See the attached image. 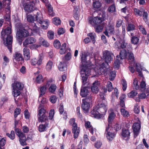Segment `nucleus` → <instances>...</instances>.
Segmentation results:
<instances>
[{"instance_id":"1","label":"nucleus","mask_w":149,"mask_h":149,"mask_svg":"<svg viewBox=\"0 0 149 149\" xmlns=\"http://www.w3.org/2000/svg\"><path fill=\"white\" fill-rule=\"evenodd\" d=\"M11 26L7 27L1 31V36L4 40V44L9 50L10 52H12V44L13 37L10 35L11 33Z\"/></svg>"},{"instance_id":"2","label":"nucleus","mask_w":149,"mask_h":149,"mask_svg":"<svg viewBox=\"0 0 149 149\" xmlns=\"http://www.w3.org/2000/svg\"><path fill=\"white\" fill-rule=\"evenodd\" d=\"M99 101L98 104L96 106V108L102 113L106 112L107 110V103L104 99V94L100 93L99 95Z\"/></svg>"},{"instance_id":"3","label":"nucleus","mask_w":149,"mask_h":149,"mask_svg":"<svg viewBox=\"0 0 149 149\" xmlns=\"http://www.w3.org/2000/svg\"><path fill=\"white\" fill-rule=\"evenodd\" d=\"M90 69L86 66L83 67L80 71L83 86H88V83L87 81L88 77L90 74Z\"/></svg>"},{"instance_id":"4","label":"nucleus","mask_w":149,"mask_h":149,"mask_svg":"<svg viewBox=\"0 0 149 149\" xmlns=\"http://www.w3.org/2000/svg\"><path fill=\"white\" fill-rule=\"evenodd\" d=\"M29 31H28L24 28L20 29L17 31L16 36L17 40L20 45L22 44V38L23 37H26L29 35Z\"/></svg>"},{"instance_id":"5","label":"nucleus","mask_w":149,"mask_h":149,"mask_svg":"<svg viewBox=\"0 0 149 149\" xmlns=\"http://www.w3.org/2000/svg\"><path fill=\"white\" fill-rule=\"evenodd\" d=\"M36 0H29L24 4V10L29 13H31L35 10H37V8L35 6Z\"/></svg>"},{"instance_id":"6","label":"nucleus","mask_w":149,"mask_h":149,"mask_svg":"<svg viewBox=\"0 0 149 149\" xmlns=\"http://www.w3.org/2000/svg\"><path fill=\"white\" fill-rule=\"evenodd\" d=\"M69 122L70 124L72 125V132L74 134V138L76 139L79 136L80 130L78 128L77 124L75 123V119L74 118H71Z\"/></svg>"},{"instance_id":"7","label":"nucleus","mask_w":149,"mask_h":149,"mask_svg":"<svg viewBox=\"0 0 149 149\" xmlns=\"http://www.w3.org/2000/svg\"><path fill=\"white\" fill-rule=\"evenodd\" d=\"M110 127L108 125L107 127L106 128L105 134L108 140L111 141L115 138L116 132L114 131L112 128H110Z\"/></svg>"},{"instance_id":"8","label":"nucleus","mask_w":149,"mask_h":149,"mask_svg":"<svg viewBox=\"0 0 149 149\" xmlns=\"http://www.w3.org/2000/svg\"><path fill=\"white\" fill-rule=\"evenodd\" d=\"M115 47L119 50L120 48L124 49V48H128V51H130L132 49L131 45L130 44H128L125 41H123L121 43L119 42H117L115 43Z\"/></svg>"},{"instance_id":"9","label":"nucleus","mask_w":149,"mask_h":149,"mask_svg":"<svg viewBox=\"0 0 149 149\" xmlns=\"http://www.w3.org/2000/svg\"><path fill=\"white\" fill-rule=\"evenodd\" d=\"M15 132L16 134L19 137V141L21 145L23 146L26 145V139L24 134L18 128L15 129Z\"/></svg>"},{"instance_id":"10","label":"nucleus","mask_w":149,"mask_h":149,"mask_svg":"<svg viewBox=\"0 0 149 149\" xmlns=\"http://www.w3.org/2000/svg\"><path fill=\"white\" fill-rule=\"evenodd\" d=\"M36 21L37 23L40 24H45V25H42V27L44 29H47L49 24L48 21H44L42 14L40 12H38L36 16Z\"/></svg>"},{"instance_id":"11","label":"nucleus","mask_w":149,"mask_h":149,"mask_svg":"<svg viewBox=\"0 0 149 149\" xmlns=\"http://www.w3.org/2000/svg\"><path fill=\"white\" fill-rule=\"evenodd\" d=\"M91 100V97H86L82 100L81 107L84 112H87L90 107V102Z\"/></svg>"},{"instance_id":"12","label":"nucleus","mask_w":149,"mask_h":149,"mask_svg":"<svg viewBox=\"0 0 149 149\" xmlns=\"http://www.w3.org/2000/svg\"><path fill=\"white\" fill-rule=\"evenodd\" d=\"M38 116V121L40 122H42L48 120L46 114V110L44 108H42L39 110Z\"/></svg>"},{"instance_id":"13","label":"nucleus","mask_w":149,"mask_h":149,"mask_svg":"<svg viewBox=\"0 0 149 149\" xmlns=\"http://www.w3.org/2000/svg\"><path fill=\"white\" fill-rule=\"evenodd\" d=\"M104 18L102 16H97L92 18L91 17H90L88 19L89 23L93 26L95 25L100 24L102 22Z\"/></svg>"},{"instance_id":"14","label":"nucleus","mask_w":149,"mask_h":149,"mask_svg":"<svg viewBox=\"0 0 149 149\" xmlns=\"http://www.w3.org/2000/svg\"><path fill=\"white\" fill-rule=\"evenodd\" d=\"M113 54L111 52L106 50L103 52V58L106 63H108L112 61Z\"/></svg>"},{"instance_id":"15","label":"nucleus","mask_w":149,"mask_h":149,"mask_svg":"<svg viewBox=\"0 0 149 149\" xmlns=\"http://www.w3.org/2000/svg\"><path fill=\"white\" fill-rule=\"evenodd\" d=\"M28 28L29 31L31 32L32 34H38L40 36V29L35 23H30Z\"/></svg>"},{"instance_id":"16","label":"nucleus","mask_w":149,"mask_h":149,"mask_svg":"<svg viewBox=\"0 0 149 149\" xmlns=\"http://www.w3.org/2000/svg\"><path fill=\"white\" fill-rule=\"evenodd\" d=\"M44 58L42 54H40L38 56V59L35 58H33L31 60V63L32 65H40L42 63V61Z\"/></svg>"},{"instance_id":"17","label":"nucleus","mask_w":149,"mask_h":149,"mask_svg":"<svg viewBox=\"0 0 149 149\" xmlns=\"http://www.w3.org/2000/svg\"><path fill=\"white\" fill-rule=\"evenodd\" d=\"M141 128V123L139 122L134 123L132 126L134 137H136L139 134Z\"/></svg>"},{"instance_id":"18","label":"nucleus","mask_w":149,"mask_h":149,"mask_svg":"<svg viewBox=\"0 0 149 149\" xmlns=\"http://www.w3.org/2000/svg\"><path fill=\"white\" fill-rule=\"evenodd\" d=\"M114 33V26L111 25L108 26L106 29L105 31L104 32V33L105 35L108 37H109L110 35L113 34Z\"/></svg>"},{"instance_id":"19","label":"nucleus","mask_w":149,"mask_h":149,"mask_svg":"<svg viewBox=\"0 0 149 149\" xmlns=\"http://www.w3.org/2000/svg\"><path fill=\"white\" fill-rule=\"evenodd\" d=\"M100 111L96 108V106L94 109L91 111V115L92 117L97 119H100L102 117V115L99 113Z\"/></svg>"},{"instance_id":"20","label":"nucleus","mask_w":149,"mask_h":149,"mask_svg":"<svg viewBox=\"0 0 149 149\" xmlns=\"http://www.w3.org/2000/svg\"><path fill=\"white\" fill-rule=\"evenodd\" d=\"M109 115L108 119L109 123L108 125L110 126L111 124H112L113 121L116 115L113 112V110L112 109H110L109 111Z\"/></svg>"},{"instance_id":"21","label":"nucleus","mask_w":149,"mask_h":149,"mask_svg":"<svg viewBox=\"0 0 149 149\" xmlns=\"http://www.w3.org/2000/svg\"><path fill=\"white\" fill-rule=\"evenodd\" d=\"M100 82L98 81H95L91 87L92 91L95 93H97L99 91L98 87L100 86Z\"/></svg>"},{"instance_id":"22","label":"nucleus","mask_w":149,"mask_h":149,"mask_svg":"<svg viewBox=\"0 0 149 149\" xmlns=\"http://www.w3.org/2000/svg\"><path fill=\"white\" fill-rule=\"evenodd\" d=\"M36 41V39L33 37H29L26 39L23 42V45L25 47H27L29 44L34 43Z\"/></svg>"},{"instance_id":"23","label":"nucleus","mask_w":149,"mask_h":149,"mask_svg":"<svg viewBox=\"0 0 149 149\" xmlns=\"http://www.w3.org/2000/svg\"><path fill=\"white\" fill-rule=\"evenodd\" d=\"M24 84L20 82L16 81L12 84V87H15L16 89L19 90H22L24 87Z\"/></svg>"},{"instance_id":"24","label":"nucleus","mask_w":149,"mask_h":149,"mask_svg":"<svg viewBox=\"0 0 149 149\" xmlns=\"http://www.w3.org/2000/svg\"><path fill=\"white\" fill-rule=\"evenodd\" d=\"M87 86H82L80 92V95L83 97H85L88 95V92L86 87Z\"/></svg>"},{"instance_id":"25","label":"nucleus","mask_w":149,"mask_h":149,"mask_svg":"<svg viewBox=\"0 0 149 149\" xmlns=\"http://www.w3.org/2000/svg\"><path fill=\"white\" fill-rule=\"evenodd\" d=\"M23 54L24 58L26 60L30 59V52L29 49L27 47H25L23 49Z\"/></svg>"},{"instance_id":"26","label":"nucleus","mask_w":149,"mask_h":149,"mask_svg":"<svg viewBox=\"0 0 149 149\" xmlns=\"http://www.w3.org/2000/svg\"><path fill=\"white\" fill-rule=\"evenodd\" d=\"M49 123L48 122H46L45 124H40L38 127V130L40 132H42L45 131L49 127Z\"/></svg>"},{"instance_id":"27","label":"nucleus","mask_w":149,"mask_h":149,"mask_svg":"<svg viewBox=\"0 0 149 149\" xmlns=\"http://www.w3.org/2000/svg\"><path fill=\"white\" fill-rule=\"evenodd\" d=\"M74 9L73 11V16L74 18L76 20H78L79 19V6H74Z\"/></svg>"},{"instance_id":"28","label":"nucleus","mask_w":149,"mask_h":149,"mask_svg":"<svg viewBox=\"0 0 149 149\" xmlns=\"http://www.w3.org/2000/svg\"><path fill=\"white\" fill-rule=\"evenodd\" d=\"M130 133L128 129H123L122 130L121 135L124 138L128 139L130 136Z\"/></svg>"},{"instance_id":"29","label":"nucleus","mask_w":149,"mask_h":149,"mask_svg":"<svg viewBox=\"0 0 149 149\" xmlns=\"http://www.w3.org/2000/svg\"><path fill=\"white\" fill-rule=\"evenodd\" d=\"M40 43L43 46L47 47L49 46V44L46 40L42 37L40 38L39 39Z\"/></svg>"},{"instance_id":"30","label":"nucleus","mask_w":149,"mask_h":149,"mask_svg":"<svg viewBox=\"0 0 149 149\" xmlns=\"http://www.w3.org/2000/svg\"><path fill=\"white\" fill-rule=\"evenodd\" d=\"M13 56L15 59L17 61H21L23 59L22 55L18 52H15Z\"/></svg>"},{"instance_id":"31","label":"nucleus","mask_w":149,"mask_h":149,"mask_svg":"<svg viewBox=\"0 0 149 149\" xmlns=\"http://www.w3.org/2000/svg\"><path fill=\"white\" fill-rule=\"evenodd\" d=\"M127 52L124 49L121 50L120 53L119 58H120V59L125 58L126 57Z\"/></svg>"},{"instance_id":"32","label":"nucleus","mask_w":149,"mask_h":149,"mask_svg":"<svg viewBox=\"0 0 149 149\" xmlns=\"http://www.w3.org/2000/svg\"><path fill=\"white\" fill-rule=\"evenodd\" d=\"M60 47H61L59 51L60 54H65L66 51V44L65 43H64Z\"/></svg>"},{"instance_id":"33","label":"nucleus","mask_w":149,"mask_h":149,"mask_svg":"<svg viewBox=\"0 0 149 149\" xmlns=\"http://www.w3.org/2000/svg\"><path fill=\"white\" fill-rule=\"evenodd\" d=\"M58 68L59 70L61 71H63L67 69V66L65 63L61 62L58 65Z\"/></svg>"},{"instance_id":"34","label":"nucleus","mask_w":149,"mask_h":149,"mask_svg":"<svg viewBox=\"0 0 149 149\" xmlns=\"http://www.w3.org/2000/svg\"><path fill=\"white\" fill-rule=\"evenodd\" d=\"M35 17L31 15H29L27 16L26 18L27 21L30 23H34L33 22L36 21V16L35 15Z\"/></svg>"},{"instance_id":"35","label":"nucleus","mask_w":149,"mask_h":149,"mask_svg":"<svg viewBox=\"0 0 149 149\" xmlns=\"http://www.w3.org/2000/svg\"><path fill=\"white\" fill-rule=\"evenodd\" d=\"M12 88H13L12 94L15 97H17L20 94L21 92L19 90L16 89L15 87Z\"/></svg>"},{"instance_id":"36","label":"nucleus","mask_w":149,"mask_h":149,"mask_svg":"<svg viewBox=\"0 0 149 149\" xmlns=\"http://www.w3.org/2000/svg\"><path fill=\"white\" fill-rule=\"evenodd\" d=\"M47 8H48L49 14L52 16L54 15V14L53 12V8L50 4L47 3L46 4Z\"/></svg>"},{"instance_id":"37","label":"nucleus","mask_w":149,"mask_h":149,"mask_svg":"<svg viewBox=\"0 0 149 149\" xmlns=\"http://www.w3.org/2000/svg\"><path fill=\"white\" fill-rule=\"evenodd\" d=\"M120 60L118 56H116V59L114 62L113 67L115 69H118L120 65Z\"/></svg>"},{"instance_id":"38","label":"nucleus","mask_w":149,"mask_h":149,"mask_svg":"<svg viewBox=\"0 0 149 149\" xmlns=\"http://www.w3.org/2000/svg\"><path fill=\"white\" fill-rule=\"evenodd\" d=\"M87 36L90 37L91 40H92L93 44H94L95 41L96 35L95 33H88Z\"/></svg>"},{"instance_id":"39","label":"nucleus","mask_w":149,"mask_h":149,"mask_svg":"<svg viewBox=\"0 0 149 149\" xmlns=\"http://www.w3.org/2000/svg\"><path fill=\"white\" fill-rule=\"evenodd\" d=\"M53 23L55 25L58 26L61 24V20L58 17H55L52 19Z\"/></svg>"},{"instance_id":"40","label":"nucleus","mask_w":149,"mask_h":149,"mask_svg":"<svg viewBox=\"0 0 149 149\" xmlns=\"http://www.w3.org/2000/svg\"><path fill=\"white\" fill-rule=\"evenodd\" d=\"M139 40V38L135 36L132 37L131 39V42L134 45H136L138 44Z\"/></svg>"},{"instance_id":"41","label":"nucleus","mask_w":149,"mask_h":149,"mask_svg":"<svg viewBox=\"0 0 149 149\" xmlns=\"http://www.w3.org/2000/svg\"><path fill=\"white\" fill-rule=\"evenodd\" d=\"M42 96L39 95L38 98V101L39 102H40L41 104L40 105L42 106V104H45L47 103V100L46 98H42Z\"/></svg>"},{"instance_id":"42","label":"nucleus","mask_w":149,"mask_h":149,"mask_svg":"<svg viewBox=\"0 0 149 149\" xmlns=\"http://www.w3.org/2000/svg\"><path fill=\"white\" fill-rule=\"evenodd\" d=\"M136 66V71L139 73V75L141 77L143 76V75L141 72V67L139 64H134L133 65V66Z\"/></svg>"},{"instance_id":"43","label":"nucleus","mask_w":149,"mask_h":149,"mask_svg":"<svg viewBox=\"0 0 149 149\" xmlns=\"http://www.w3.org/2000/svg\"><path fill=\"white\" fill-rule=\"evenodd\" d=\"M111 124L110 125V128H113V130H114V131L116 132V131L119 130L120 129V125L118 124H115V125H112Z\"/></svg>"},{"instance_id":"44","label":"nucleus","mask_w":149,"mask_h":149,"mask_svg":"<svg viewBox=\"0 0 149 149\" xmlns=\"http://www.w3.org/2000/svg\"><path fill=\"white\" fill-rule=\"evenodd\" d=\"M120 112L124 117H128L129 116V112L123 108L121 109Z\"/></svg>"},{"instance_id":"45","label":"nucleus","mask_w":149,"mask_h":149,"mask_svg":"<svg viewBox=\"0 0 149 149\" xmlns=\"http://www.w3.org/2000/svg\"><path fill=\"white\" fill-rule=\"evenodd\" d=\"M56 88V85L54 84H52L49 88V90L50 92L53 93L55 91Z\"/></svg>"},{"instance_id":"46","label":"nucleus","mask_w":149,"mask_h":149,"mask_svg":"<svg viewBox=\"0 0 149 149\" xmlns=\"http://www.w3.org/2000/svg\"><path fill=\"white\" fill-rule=\"evenodd\" d=\"M53 45L55 48L58 49H59L60 47L61 43L59 40L57 39H56L54 40Z\"/></svg>"},{"instance_id":"47","label":"nucleus","mask_w":149,"mask_h":149,"mask_svg":"<svg viewBox=\"0 0 149 149\" xmlns=\"http://www.w3.org/2000/svg\"><path fill=\"white\" fill-rule=\"evenodd\" d=\"M128 51L127 52V54L129 55V58L130 60L133 63H134V55L132 53L131 51Z\"/></svg>"},{"instance_id":"48","label":"nucleus","mask_w":149,"mask_h":149,"mask_svg":"<svg viewBox=\"0 0 149 149\" xmlns=\"http://www.w3.org/2000/svg\"><path fill=\"white\" fill-rule=\"evenodd\" d=\"M81 57V61L82 63H86L87 61L86 57L87 55L85 54V53H82L80 55Z\"/></svg>"},{"instance_id":"49","label":"nucleus","mask_w":149,"mask_h":149,"mask_svg":"<svg viewBox=\"0 0 149 149\" xmlns=\"http://www.w3.org/2000/svg\"><path fill=\"white\" fill-rule=\"evenodd\" d=\"M53 66V62L51 61H49L47 63L46 68L48 71L51 70Z\"/></svg>"},{"instance_id":"50","label":"nucleus","mask_w":149,"mask_h":149,"mask_svg":"<svg viewBox=\"0 0 149 149\" xmlns=\"http://www.w3.org/2000/svg\"><path fill=\"white\" fill-rule=\"evenodd\" d=\"M135 29V26L132 24H129L127 28V31H130L134 30Z\"/></svg>"},{"instance_id":"51","label":"nucleus","mask_w":149,"mask_h":149,"mask_svg":"<svg viewBox=\"0 0 149 149\" xmlns=\"http://www.w3.org/2000/svg\"><path fill=\"white\" fill-rule=\"evenodd\" d=\"M116 71L114 70L110 72L109 79L111 81L113 80L116 76Z\"/></svg>"},{"instance_id":"52","label":"nucleus","mask_w":149,"mask_h":149,"mask_svg":"<svg viewBox=\"0 0 149 149\" xmlns=\"http://www.w3.org/2000/svg\"><path fill=\"white\" fill-rule=\"evenodd\" d=\"M107 88L109 92L111 91L113 89L112 84L111 82L109 81L107 84Z\"/></svg>"},{"instance_id":"53","label":"nucleus","mask_w":149,"mask_h":149,"mask_svg":"<svg viewBox=\"0 0 149 149\" xmlns=\"http://www.w3.org/2000/svg\"><path fill=\"white\" fill-rule=\"evenodd\" d=\"M3 65L5 66L9 62L10 60L6 56H4L3 57Z\"/></svg>"},{"instance_id":"54","label":"nucleus","mask_w":149,"mask_h":149,"mask_svg":"<svg viewBox=\"0 0 149 149\" xmlns=\"http://www.w3.org/2000/svg\"><path fill=\"white\" fill-rule=\"evenodd\" d=\"M93 7L95 8H99L101 6V3L98 1H96L93 3Z\"/></svg>"},{"instance_id":"55","label":"nucleus","mask_w":149,"mask_h":149,"mask_svg":"<svg viewBox=\"0 0 149 149\" xmlns=\"http://www.w3.org/2000/svg\"><path fill=\"white\" fill-rule=\"evenodd\" d=\"M137 92L135 91H132L128 94V96L129 97H133L136 96L137 94Z\"/></svg>"},{"instance_id":"56","label":"nucleus","mask_w":149,"mask_h":149,"mask_svg":"<svg viewBox=\"0 0 149 149\" xmlns=\"http://www.w3.org/2000/svg\"><path fill=\"white\" fill-rule=\"evenodd\" d=\"M46 90V87L45 86H43L40 88V95L42 96L44 95L45 93Z\"/></svg>"},{"instance_id":"57","label":"nucleus","mask_w":149,"mask_h":149,"mask_svg":"<svg viewBox=\"0 0 149 149\" xmlns=\"http://www.w3.org/2000/svg\"><path fill=\"white\" fill-rule=\"evenodd\" d=\"M54 33L52 31H49L47 33V36L50 39H52L54 37Z\"/></svg>"},{"instance_id":"58","label":"nucleus","mask_w":149,"mask_h":149,"mask_svg":"<svg viewBox=\"0 0 149 149\" xmlns=\"http://www.w3.org/2000/svg\"><path fill=\"white\" fill-rule=\"evenodd\" d=\"M139 29L143 34L146 35L147 34V32L143 26L140 25L139 26Z\"/></svg>"},{"instance_id":"59","label":"nucleus","mask_w":149,"mask_h":149,"mask_svg":"<svg viewBox=\"0 0 149 149\" xmlns=\"http://www.w3.org/2000/svg\"><path fill=\"white\" fill-rule=\"evenodd\" d=\"M6 135L11 139H13L15 138V132L14 131H12L10 134L7 133Z\"/></svg>"},{"instance_id":"60","label":"nucleus","mask_w":149,"mask_h":149,"mask_svg":"<svg viewBox=\"0 0 149 149\" xmlns=\"http://www.w3.org/2000/svg\"><path fill=\"white\" fill-rule=\"evenodd\" d=\"M49 100L52 103H54L56 102L57 98L56 96L52 95L50 97Z\"/></svg>"},{"instance_id":"61","label":"nucleus","mask_w":149,"mask_h":149,"mask_svg":"<svg viewBox=\"0 0 149 149\" xmlns=\"http://www.w3.org/2000/svg\"><path fill=\"white\" fill-rule=\"evenodd\" d=\"M134 111L137 114L139 113L140 112L139 106L137 104H135L134 106Z\"/></svg>"},{"instance_id":"62","label":"nucleus","mask_w":149,"mask_h":149,"mask_svg":"<svg viewBox=\"0 0 149 149\" xmlns=\"http://www.w3.org/2000/svg\"><path fill=\"white\" fill-rule=\"evenodd\" d=\"M21 110L19 108H16L14 111V117L16 118L17 116L19 115L21 112Z\"/></svg>"},{"instance_id":"63","label":"nucleus","mask_w":149,"mask_h":149,"mask_svg":"<svg viewBox=\"0 0 149 149\" xmlns=\"http://www.w3.org/2000/svg\"><path fill=\"white\" fill-rule=\"evenodd\" d=\"M134 10L135 15L140 16L142 15L143 14L142 12L139 9L137 8H134Z\"/></svg>"},{"instance_id":"64","label":"nucleus","mask_w":149,"mask_h":149,"mask_svg":"<svg viewBox=\"0 0 149 149\" xmlns=\"http://www.w3.org/2000/svg\"><path fill=\"white\" fill-rule=\"evenodd\" d=\"M103 28L102 26L99 25L95 28V31L97 33L101 32Z\"/></svg>"}]
</instances>
